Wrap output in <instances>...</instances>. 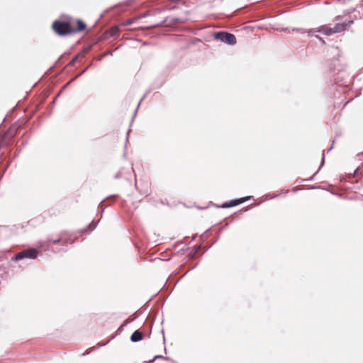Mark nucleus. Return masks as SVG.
<instances>
[{
    "label": "nucleus",
    "mask_w": 363,
    "mask_h": 363,
    "mask_svg": "<svg viewBox=\"0 0 363 363\" xmlns=\"http://www.w3.org/2000/svg\"><path fill=\"white\" fill-rule=\"evenodd\" d=\"M320 40H321L323 41V43H325V41L322 39V38H318Z\"/></svg>",
    "instance_id": "12"
},
{
    "label": "nucleus",
    "mask_w": 363,
    "mask_h": 363,
    "mask_svg": "<svg viewBox=\"0 0 363 363\" xmlns=\"http://www.w3.org/2000/svg\"><path fill=\"white\" fill-rule=\"evenodd\" d=\"M214 38L216 40H221L222 42L234 45L236 43V38L233 34L225 32H217L214 34Z\"/></svg>",
    "instance_id": "4"
},
{
    "label": "nucleus",
    "mask_w": 363,
    "mask_h": 363,
    "mask_svg": "<svg viewBox=\"0 0 363 363\" xmlns=\"http://www.w3.org/2000/svg\"><path fill=\"white\" fill-rule=\"evenodd\" d=\"M250 197H243V198H240V199H235V200H232L230 201V202H226V203H224L221 207L222 208H230V207H233V206H237V205H239L243 202H245V201L248 200Z\"/></svg>",
    "instance_id": "5"
},
{
    "label": "nucleus",
    "mask_w": 363,
    "mask_h": 363,
    "mask_svg": "<svg viewBox=\"0 0 363 363\" xmlns=\"http://www.w3.org/2000/svg\"><path fill=\"white\" fill-rule=\"evenodd\" d=\"M335 21L336 23L333 27H330L329 25H323L317 28L315 31L330 36L345 31L353 23V20L342 21L341 16H336Z\"/></svg>",
    "instance_id": "2"
},
{
    "label": "nucleus",
    "mask_w": 363,
    "mask_h": 363,
    "mask_svg": "<svg viewBox=\"0 0 363 363\" xmlns=\"http://www.w3.org/2000/svg\"><path fill=\"white\" fill-rule=\"evenodd\" d=\"M79 55L75 56L72 60L70 62V65H74V63L77 60L78 57H79Z\"/></svg>",
    "instance_id": "10"
},
{
    "label": "nucleus",
    "mask_w": 363,
    "mask_h": 363,
    "mask_svg": "<svg viewBox=\"0 0 363 363\" xmlns=\"http://www.w3.org/2000/svg\"><path fill=\"white\" fill-rule=\"evenodd\" d=\"M62 240V238H59V239H57V240H52V242L53 244H57V243H59L60 242H61Z\"/></svg>",
    "instance_id": "11"
},
{
    "label": "nucleus",
    "mask_w": 363,
    "mask_h": 363,
    "mask_svg": "<svg viewBox=\"0 0 363 363\" xmlns=\"http://www.w3.org/2000/svg\"><path fill=\"white\" fill-rule=\"evenodd\" d=\"M11 139L9 133H5L2 136H0V147L6 146L9 144V140Z\"/></svg>",
    "instance_id": "7"
},
{
    "label": "nucleus",
    "mask_w": 363,
    "mask_h": 363,
    "mask_svg": "<svg viewBox=\"0 0 363 363\" xmlns=\"http://www.w3.org/2000/svg\"><path fill=\"white\" fill-rule=\"evenodd\" d=\"M38 255V252L35 249H27L16 254L12 258L13 261H19L25 258L35 259Z\"/></svg>",
    "instance_id": "3"
},
{
    "label": "nucleus",
    "mask_w": 363,
    "mask_h": 363,
    "mask_svg": "<svg viewBox=\"0 0 363 363\" xmlns=\"http://www.w3.org/2000/svg\"><path fill=\"white\" fill-rule=\"evenodd\" d=\"M120 34V29L118 26L111 27L110 29L106 31L105 35L107 37H117Z\"/></svg>",
    "instance_id": "6"
},
{
    "label": "nucleus",
    "mask_w": 363,
    "mask_h": 363,
    "mask_svg": "<svg viewBox=\"0 0 363 363\" xmlns=\"http://www.w3.org/2000/svg\"><path fill=\"white\" fill-rule=\"evenodd\" d=\"M143 338V334L139 330H135L131 335L130 340L133 342H138Z\"/></svg>",
    "instance_id": "8"
},
{
    "label": "nucleus",
    "mask_w": 363,
    "mask_h": 363,
    "mask_svg": "<svg viewBox=\"0 0 363 363\" xmlns=\"http://www.w3.org/2000/svg\"><path fill=\"white\" fill-rule=\"evenodd\" d=\"M139 18H140V17L133 18L128 19V20L125 21L124 22H123L121 23V26H129V25L132 24L133 23H134L135 21H137Z\"/></svg>",
    "instance_id": "9"
},
{
    "label": "nucleus",
    "mask_w": 363,
    "mask_h": 363,
    "mask_svg": "<svg viewBox=\"0 0 363 363\" xmlns=\"http://www.w3.org/2000/svg\"><path fill=\"white\" fill-rule=\"evenodd\" d=\"M86 24L81 19H77L69 16H63L52 24L53 32L60 36H66L84 31Z\"/></svg>",
    "instance_id": "1"
}]
</instances>
